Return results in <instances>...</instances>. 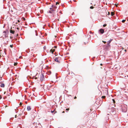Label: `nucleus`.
Instances as JSON below:
<instances>
[{
    "label": "nucleus",
    "mask_w": 128,
    "mask_h": 128,
    "mask_svg": "<svg viewBox=\"0 0 128 128\" xmlns=\"http://www.w3.org/2000/svg\"><path fill=\"white\" fill-rule=\"evenodd\" d=\"M122 111L124 112H126L127 110V106L126 104H122L120 106Z\"/></svg>",
    "instance_id": "1"
},
{
    "label": "nucleus",
    "mask_w": 128,
    "mask_h": 128,
    "mask_svg": "<svg viewBox=\"0 0 128 128\" xmlns=\"http://www.w3.org/2000/svg\"><path fill=\"white\" fill-rule=\"evenodd\" d=\"M37 116V114L36 113L33 112L31 115V117L32 118L33 120H34Z\"/></svg>",
    "instance_id": "2"
},
{
    "label": "nucleus",
    "mask_w": 128,
    "mask_h": 128,
    "mask_svg": "<svg viewBox=\"0 0 128 128\" xmlns=\"http://www.w3.org/2000/svg\"><path fill=\"white\" fill-rule=\"evenodd\" d=\"M32 35L34 36H38V34L37 31L36 30H34L32 32Z\"/></svg>",
    "instance_id": "3"
},
{
    "label": "nucleus",
    "mask_w": 128,
    "mask_h": 128,
    "mask_svg": "<svg viewBox=\"0 0 128 128\" xmlns=\"http://www.w3.org/2000/svg\"><path fill=\"white\" fill-rule=\"evenodd\" d=\"M40 78L41 82L44 80V76L43 74H41Z\"/></svg>",
    "instance_id": "4"
},
{
    "label": "nucleus",
    "mask_w": 128,
    "mask_h": 128,
    "mask_svg": "<svg viewBox=\"0 0 128 128\" xmlns=\"http://www.w3.org/2000/svg\"><path fill=\"white\" fill-rule=\"evenodd\" d=\"M99 34H103L104 32V30L102 29H100L98 30Z\"/></svg>",
    "instance_id": "5"
},
{
    "label": "nucleus",
    "mask_w": 128,
    "mask_h": 128,
    "mask_svg": "<svg viewBox=\"0 0 128 128\" xmlns=\"http://www.w3.org/2000/svg\"><path fill=\"white\" fill-rule=\"evenodd\" d=\"M52 7H53V9L52 10V11H54L55 10V9L57 8V7L56 6L52 5Z\"/></svg>",
    "instance_id": "6"
},
{
    "label": "nucleus",
    "mask_w": 128,
    "mask_h": 128,
    "mask_svg": "<svg viewBox=\"0 0 128 128\" xmlns=\"http://www.w3.org/2000/svg\"><path fill=\"white\" fill-rule=\"evenodd\" d=\"M111 111L112 112H114V113H116V108L113 107L111 109Z\"/></svg>",
    "instance_id": "7"
},
{
    "label": "nucleus",
    "mask_w": 128,
    "mask_h": 128,
    "mask_svg": "<svg viewBox=\"0 0 128 128\" xmlns=\"http://www.w3.org/2000/svg\"><path fill=\"white\" fill-rule=\"evenodd\" d=\"M112 40H113L112 39H110V40H108V42H107V46L108 47H109V46H110V42H111V41Z\"/></svg>",
    "instance_id": "8"
},
{
    "label": "nucleus",
    "mask_w": 128,
    "mask_h": 128,
    "mask_svg": "<svg viewBox=\"0 0 128 128\" xmlns=\"http://www.w3.org/2000/svg\"><path fill=\"white\" fill-rule=\"evenodd\" d=\"M54 60L56 62H58V63H60V62L58 60V58H54Z\"/></svg>",
    "instance_id": "9"
},
{
    "label": "nucleus",
    "mask_w": 128,
    "mask_h": 128,
    "mask_svg": "<svg viewBox=\"0 0 128 128\" xmlns=\"http://www.w3.org/2000/svg\"><path fill=\"white\" fill-rule=\"evenodd\" d=\"M31 108L30 106H28L27 107V109L29 111L31 110Z\"/></svg>",
    "instance_id": "10"
},
{
    "label": "nucleus",
    "mask_w": 128,
    "mask_h": 128,
    "mask_svg": "<svg viewBox=\"0 0 128 128\" xmlns=\"http://www.w3.org/2000/svg\"><path fill=\"white\" fill-rule=\"evenodd\" d=\"M15 32L14 30H10V32L12 34H14Z\"/></svg>",
    "instance_id": "11"
},
{
    "label": "nucleus",
    "mask_w": 128,
    "mask_h": 128,
    "mask_svg": "<svg viewBox=\"0 0 128 128\" xmlns=\"http://www.w3.org/2000/svg\"><path fill=\"white\" fill-rule=\"evenodd\" d=\"M8 32L7 30H4V32H3V33H4L5 34H7V33H8Z\"/></svg>",
    "instance_id": "12"
},
{
    "label": "nucleus",
    "mask_w": 128,
    "mask_h": 128,
    "mask_svg": "<svg viewBox=\"0 0 128 128\" xmlns=\"http://www.w3.org/2000/svg\"><path fill=\"white\" fill-rule=\"evenodd\" d=\"M4 86L5 85L4 84H2L0 85V86L2 87H4Z\"/></svg>",
    "instance_id": "13"
},
{
    "label": "nucleus",
    "mask_w": 128,
    "mask_h": 128,
    "mask_svg": "<svg viewBox=\"0 0 128 128\" xmlns=\"http://www.w3.org/2000/svg\"><path fill=\"white\" fill-rule=\"evenodd\" d=\"M111 14L112 16H113L114 15V14L113 12H111Z\"/></svg>",
    "instance_id": "14"
},
{
    "label": "nucleus",
    "mask_w": 128,
    "mask_h": 128,
    "mask_svg": "<svg viewBox=\"0 0 128 128\" xmlns=\"http://www.w3.org/2000/svg\"><path fill=\"white\" fill-rule=\"evenodd\" d=\"M55 50L54 49L51 50H50V51H52V54L54 52V51Z\"/></svg>",
    "instance_id": "15"
},
{
    "label": "nucleus",
    "mask_w": 128,
    "mask_h": 128,
    "mask_svg": "<svg viewBox=\"0 0 128 128\" xmlns=\"http://www.w3.org/2000/svg\"><path fill=\"white\" fill-rule=\"evenodd\" d=\"M69 110V108H66V112H68V110Z\"/></svg>",
    "instance_id": "16"
},
{
    "label": "nucleus",
    "mask_w": 128,
    "mask_h": 128,
    "mask_svg": "<svg viewBox=\"0 0 128 128\" xmlns=\"http://www.w3.org/2000/svg\"><path fill=\"white\" fill-rule=\"evenodd\" d=\"M7 34H8V33H7V34H5L4 35L5 37H6L7 36H8Z\"/></svg>",
    "instance_id": "17"
},
{
    "label": "nucleus",
    "mask_w": 128,
    "mask_h": 128,
    "mask_svg": "<svg viewBox=\"0 0 128 128\" xmlns=\"http://www.w3.org/2000/svg\"><path fill=\"white\" fill-rule=\"evenodd\" d=\"M125 21H126V20H122V22L124 23L125 22Z\"/></svg>",
    "instance_id": "18"
},
{
    "label": "nucleus",
    "mask_w": 128,
    "mask_h": 128,
    "mask_svg": "<svg viewBox=\"0 0 128 128\" xmlns=\"http://www.w3.org/2000/svg\"><path fill=\"white\" fill-rule=\"evenodd\" d=\"M90 8L92 9L94 8V6H91L90 7Z\"/></svg>",
    "instance_id": "19"
},
{
    "label": "nucleus",
    "mask_w": 128,
    "mask_h": 128,
    "mask_svg": "<svg viewBox=\"0 0 128 128\" xmlns=\"http://www.w3.org/2000/svg\"><path fill=\"white\" fill-rule=\"evenodd\" d=\"M109 115H110V114H107V117H108V119H109V118H108V116Z\"/></svg>",
    "instance_id": "20"
},
{
    "label": "nucleus",
    "mask_w": 128,
    "mask_h": 128,
    "mask_svg": "<svg viewBox=\"0 0 128 128\" xmlns=\"http://www.w3.org/2000/svg\"><path fill=\"white\" fill-rule=\"evenodd\" d=\"M52 8L53 9V7H52H52L50 8V10L52 11Z\"/></svg>",
    "instance_id": "21"
},
{
    "label": "nucleus",
    "mask_w": 128,
    "mask_h": 128,
    "mask_svg": "<svg viewBox=\"0 0 128 128\" xmlns=\"http://www.w3.org/2000/svg\"><path fill=\"white\" fill-rule=\"evenodd\" d=\"M22 103L21 102H20V105L21 106H22Z\"/></svg>",
    "instance_id": "22"
},
{
    "label": "nucleus",
    "mask_w": 128,
    "mask_h": 128,
    "mask_svg": "<svg viewBox=\"0 0 128 128\" xmlns=\"http://www.w3.org/2000/svg\"><path fill=\"white\" fill-rule=\"evenodd\" d=\"M106 26V24H104L103 25V26L104 27Z\"/></svg>",
    "instance_id": "23"
},
{
    "label": "nucleus",
    "mask_w": 128,
    "mask_h": 128,
    "mask_svg": "<svg viewBox=\"0 0 128 128\" xmlns=\"http://www.w3.org/2000/svg\"><path fill=\"white\" fill-rule=\"evenodd\" d=\"M17 63H14V66H16L17 65Z\"/></svg>",
    "instance_id": "24"
},
{
    "label": "nucleus",
    "mask_w": 128,
    "mask_h": 128,
    "mask_svg": "<svg viewBox=\"0 0 128 128\" xmlns=\"http://www.w3.org/2000/svg\"><path fill=\"white\" fill-rule=\"evenodd\" d=\"M106 96H102V98H105Z\"/></svg>",
    "instance_id": "25"
},
{
    "label": "nucleus",
    "mask_w": 128,
    "mask_h": 128,
    "mask_svg": "<svg viewBox=\"0 0 128 128\" xmlns=\"http://www.w3.org/2000/svg\"><path fill=\"white\" fill-rule=\"evenodd\" d=\"M59 4V3L58 2H56V5H57V4Z\"/></svg>",
    "instance_id": "26"
},
{
    "label": "nucleus",
    "mask_w": 128,
    "mask_h": 128,
    "mask_svg": "<svg viewBox=\"0 0 128 128\" xmlns=\"http://www.w3.org/2000/svg\"><path fill=\"white\" fill-rule=\"evenodd\" d=\"M112 100H113V102L114 103V102H115V100H114V99H112Z\"/></svg>",
    "instance_id": "27"
},
{
    "label": "nucleus",
    "mask_w": 128,
    "mask_h": 128,
    "mask_svg": "<svg viewBox=\"0 0 128 128\" xmlns=\"http://www.w3.org/2000/svg\"><path fill=\"white\" fill-rule=\"evenodd\" d=\"M102 42L104 44H105V43H106V42H105V41H103Z\"/></svg>",
    "instance_id": "28"
},
{
    "label": "nucleus",
    "mask_w": 128,
    "mask_h": 128,
    "mask_svg": "<svg viewBox=\"0 0 128 128\" xmlns=\"http://www.w3.org/2000/svg\"><path fill=\"white\" fill-rule=\"evenodd\" d=\"M54 111H51V112L52 113H54Z\"/></svg>",
    "instance_id": "29"
},
{
    "label": "nucleus",
    "mask_w": 128,
    "mask_h": 128,
    "mask_svg": "<svg viewBox=\"0 0 128 128\" xmlns=\"http://www.w3.org/2000/svg\"><path fill=\"white\" fill-rule=\"evenodd\" d=\"M49 12L51 13H52V12L51 10H50L49 11Z\"/></svg>",
    "instance_id": "30"
},
{
    "label": "nucleus",
    "mask_w": 128,
    "mask_h": 128,
    "mask_svg": "<svg viewBox=\"0 0 128 128\" xmlns=\"http://www.w3.org/2000/svg\"><path fill=\"white\" fill-rule=\"evenodd\" d=\"M10 46L11 48H12V45H10Z\"/></svg>",
    "instance_id": "31"
},
{
    "label": "nucleus",
    "mask_w": 128,
    "mask_h": 128,
    "mask_svg": "<svg viewBox=\"0 0 128 128\" xmlns=\"http://www.w3.org/2000/svg\"><path fill=\"white\" fill-rule=\"evenodd\" d=\"M76 96H74V98L75 99H76Z\"/></svg>",
    "instance_id": "32"
},
{
    "label": "nucleus",
    "mask_w": 128,
    "mask_h": 128,
    "mask_svg": "<svg viewBox=\"0 0 128 128\" xmlns=\"http://www.w3.org/2000/svg\"><path fill=\"white\" fill-rule=\"evenodd\" d=\"M90 34H92V32H91V31H90Z\"/></svg>",
    "instance_id": "33"
},
{
    "label": "nucleus",
    "mask_w": 128,
    "mask_h": 128,
    "mask_svg": "<svg viewBox=\"0 0 128 128\" xmlns=\"http://www.w3.org/2000/svg\"><path fill=\"white\" fill-rule=\"evenodd\" d=\"M106 120H108V117H106Z\"/></svg>",
    "instance_id": "34"
},
{
    "label": "nucleus",
    "mask_w": 128,
    "mask_h": 128,
    "mask_svg": "<svg viewBox=\"0 0 128 128\" xmlns=\"http://www.w3.org/2000/svg\"><path fill=\"white\" fill-rule=\"evenodd\" d=\"M16 116L17 115H16L15 116V118H16Z\"/></svg>",
    "instance_id": "35"
},
{
    "label": "nucleus",
    "mask_w": 128,
    "mask_h": 128,
    "mask_svg": "<svg viewBox=\"0 0 128 128\" xmlns=\"http://www.w3.org/2000/svg\"><path fill=\"white\" fill-rule=\"evenodd\" d=\"M54 48H57V47H56V46H54Z\"/></svg>",
    "instance_id": "36"
},
{
    "label": "nucleus",
    "mask_w": 128,
    "mask_h": 128,
    "mask_svg": "<svg viewBox=\"0 0 128 128\" xmlns=\"http://www.w3.org/2000/svg\"><path fill=\"white\" fill-rule=\"evenodd\" d=\"M2 98V97L0 96V100Z\"/></svg>",
    "instance_id": "37"
},
{
    "label": "nucleus",
    "mask_w": 128,
    "mask_h": 128,
    "mask_svg": "<svg viewBox=\"0 0 128 128\" xmlns=\"http://www.w3.org/2000/svg\"><path fill=\"white\" fill-rule=\"evenodd\" d=\"M73 1H74V2H76V0H73Z\"/></svg>",
    "instance_id": "38"
},
{
    "label": "nucleus",
    "mask_w": 128,
    "mask_h": 128,
    "mask_svg": "<svg viewBox=\"0 0 128 128\" xmlns=\"http://www.w3.org/2000/svg\"><path fill=\"white\" fill-rule=\"evenodd\" d=\"M18 22H20V21L19 20H18Z\"/></svg>",
    "instance_id": "39"
},
{
    "label": "nucleus",
    "mask_w": 128,
    "mask_h": 128,
    "mask_svg": "<svg viewBox=\"0 0 128 128\" xmlns=\"http://www.w3.org/2000/svg\"><path fill=\"white\" fill-rule=\"evenodd\" d=\"M124 51L125 52H126V50H124Z\"/></svg>",
    "instance_id": "40"
},
{
    "label": "nucleus",
    "mask_w": 128,
    "mask_h": 128,
    "mask_svg": "<svg viewBox=\"0 0 128 128\" xmlns=\"http://www.w3.org/2000/svg\"><path fill=\"white\" fill-rule=\"evenodd\" d=\"M89 38H90V37H91V36H90V35H89Z\"/></svg>",
    "instance_id": "41"
},
{
    "label": "nucleus",
    "mask_w": 128,
    "mask_h": 128,
    "mask_svg": "<svg viewBox=\"0 0 128 128\" xmlns=\"http://www.w3.org/2000/svg\"><path fill=\"white\" fill-rule=\"evenodd\" d=\"M62 113H64V111L62 112Z\"/></svg>",
    "instance_id": "42"
},
{
    "label": "nucleus",
    "mask_w": 128,
    "mask_h": 128,
    "mask_svg": "<svg viewBox=\"0 0 128 128\" xmlns=\"http://www.w3.org/2000/svg\"><path fill=\"white\" fill-rule=\"evenodd\" d=\"M108 15L110 14L109 12H108Z\"/></svg>",
    "instance_id": "43"
},
{
    "label": "nucleus",
    "mask_w": 128,
    "mask_h": 128,
    "mask_svg": "<svg viewBox=\"0 0 128 128\" xmlns=\"http://www.w3.org/2000/svg\"><path fill=\"white\" fill-rule=\"evenodd\" d=\"M24 18V20H25V18Z\"/></svg>",
    "instance_id": "44"
},
{
    "label": "nucleus",
    "mask_w": 128,
    "mask_h": 128,
    "mask_svg": "<svg viewBox=\"0 0 128 128\" xmlns=\"http://www.w3.org/2000/svg\"><path fill=\"white\" fill-rule=\"evenodd\" d=\"M102 65V64H100V65Z\"/></svg>",
    "instance_id": "45"
},
{
    "label": "nucleus",
    "mask_w": 128,
    "mask_h": 128,
    "mask_svg": "<svg viewBox=\"0 0 128 128\" xmlns=\"http://www.w3.org/2000/svg\"><path fill=\"white\" fill-rule=\"evenodd\" d=\"M37 78H36H36H35V79H36Z\"/></svg>",
    "instance_id": "46"
},
{
    "label": "nucleus",
    "mask_w": 128,
    "mask_h": 128,
    "mask_svg": "<svg viewBox=\"0 0 128 128\" xmlns=\"http://www.w3.org/2000/svg\"><path fill=\"white\" fill-rule=\"evenodd\" d=\"M84 44H86L85 42L84 43Z\"/></svg>",
    "instance_id": "47"
},
{
    "label": "nucleus",
    "mask_w": 128,
    "mask_h": 128,
    "mask_svg": "<svg viewBox=\"0 0 128 128\" xmlns=\"http://www.w3.org/2000/svg\"><path fill=\"white\" fill-rule=\"evenodd\" d=\"M45 46H44V48H45Z\"/></svg>",
    "instance_id": "48"
},
{
    "label": "nucleus",
    "mask_w": 128,
    "mask_h": 128,
    "mask_svg": "<svg viewBox=\"0 0 128 128\" xmlns=\"http://www.w3.org/2000/svg\"><path fill=\"white\" fill-rule=\"evenodd\" d=\"M127 20H128V19Z\"/></svg>",
    "instance_id": "49"
}]
</instances>
